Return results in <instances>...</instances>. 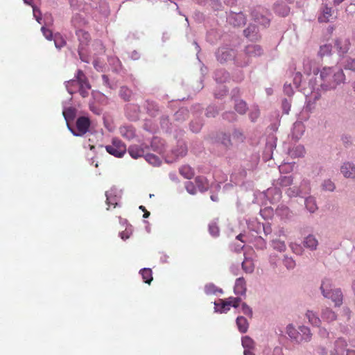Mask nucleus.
I'll list each match as a JSON object with an SVG mask.
<instances>
[{
    "label": "nucleus",
    "instance_id": "1",
    "mask_svg": "<svg viewBox=\"0 0 355 355\" xmlns=\"http://www.w3.org/2000/svg\"><path fill=\"white\" fill-rule=\"evenodd\" d=\"M318 72L316 84L323 91L334 89L345 80L343 69L336 66L324 67Z\"/></svg>",
    "mask_w": 355,
    "mask_h": 355
},
{
    "label": "nucleus",
    "instance_id": "2",
    "mask_svg": "<svg viewBox=\"0 0 355 355\" xmlns=\"http://www.w3.org/2000/svg\"><path fill=\"white\" fill-rule=\"evenodd\" d=\"M320 290L323 296L331 299L336 306H340L343 304V295L341 290L339 288L333 289L330 279H325L322 281Z\"/></svg>",
    "mask_w": 355,
    "mask_h": 355
},
{
    "label": "nucleus",
    "instance_id": "3",
    "mask_svg": "<svg viewBox=\"0 0 355 355\" xmlns=\"http://www.w3.org/2000/svg\"><path fill=\"white\" fill-rule=\"evenodd\" d=\"M91 125V121L88 117L80 116L78 118L76 126V130H74L67 123L68 128L74 136L80 137L87 132Z\"/></svg>",
    "mask_w": 355,
    "mask_h": 355
},
{
    "label": "nucleus",
    "instance_id": "4",
    "mask_svg": "<svg viewBox=\"0 0 355 355\" xmlns=\"http://www.w3.org/2000/svg\"><path fill=\"white\" fill-rule=\"evenodd\" d=\"M105 149L108 153L116 157H122L127 150L125 144L117 139H114L110 145L105 146Z\"/></svg>",
    "mask_w": 355,
    "mask_h": 355
},
{
    "label": "nucleus",
    "instance_id": "5",
    "mask_svg": "<svg viewBox=\"0 0 355 355\" xmlns=\"http://www.w3.org/2000/svg\"><path fill=\"white\" fill-rule=\"evenodd\" d=\"M76 78H78L80 82L78 92H79L80 94L83 98L88 96L89 91L91 89V85L87 76L82 70L79 69L76 74Z\"/></svg>",
    "mask_w": 355,
    "mask_h": 355
},
{
    "label": "nucleus",
    "instance_id": "6",
    "mask_svg": "<svg viewBox=\"0 0 355 355\" xmlns=\"http://www.w3.org/2000/svg\"><path fill=\"white\" fill-rule=\"evenodd\" d=\"M347 342L345 339L338 338L334 345V348L330 352V355H345Z\"/></svg>",
    "mask_w": 355,
    "mask_h": 355
},
{
    "label": "nucleus",
    "instance_id": "7",
    "mask_svg": "<svg viewBox=\"0 0 355 355\" xmlns=\"http://www.w3.org/2000/svg\"><path fill=\"white\" fill-rule=\"evenodd\" d=\"M227 21L234 26H241L246 21L245 17L242 12H232L227 17Z\"/></svg>",
    "mask_w": 355,
    "mask_h": 355
},
{
    "label": "nucleus",
    "instance_id": "8",
    "mask_svg": "<svg viewBox=\"0 0 355 355\" xmlns=\"http://www.w3.org/2000/svg\"><path fill=\"white\" fill-rule=\"evenodd\" d=\"M147 146L144 144H133L129 146L128 151L133 159H138L144 155Z\"/></svg>",
    "mask_w": 355,
    "mask_h": 355
},
{
    "label": "nucleus",
    "instance_id": "9",
    "mask_svg": "<svg viewBox=\"0 0 355 355\" xmlns=\"http://www.w3.org/2000/svg\"><path fill=\"white\" fill-rule=\"evenodd\" d=\"M340 172L346 178H355V165L351 162H345L340 167Z\"/></svg>",
    "mask_w": 355,
    "mask_h": 355
},
{
    "label": "nucleus",
    "instance_id": "10",
    "mask_svg": "<svg viewBox=\"0 0 355 355\" xmlns=\"http://www.w3.org/2000/svg\"><path fill=\"white\" fill-rule=\"evenodd\" d=\"M245 53L249 58L260 56L263 53L261 47L258 44H249L245 49Z\"/></svg>",
    "mask_w": 355,
    "mask_h": 355
},
{
    "label": "nucleus",
    "instance_id": "11",
    "mask_svg": "<svg viewBox=\"0 0 355 355\" xmlns=\"http://www.w3.org/2000/svg\"><path fill=\"white\" fill-rule=\"evenodd\" d=\"M242 345L244 348L243 354H254V350L255 348L254 341L249 336H245L242 338Z\"/></svg>",
    "mask_w": 355,
    "mask_h": 355
},
{
    "label": "nucleus",
    "instance_id": "12",
    "mask_svg": "<svg viewBox=\"0 0 355 355\" xmlns=\"http://www.w3.org/2000/svg\"><path fill=\"white\" fill-rule=\"evenodd\" d=\"M245 36L250 40H257L260 38L258 33V28L255 25H250L245 30H244Z\"/></svg>",
    "mask_w": 355,
    "mask_h": 355
},
{
    "label": "nucleus",
    "instance_id": "13",
    "mask_svg": "<svg viewBox=\"0 0 355 355\" xmlns=\"http://www.w3.org/2000/svg\"><path fill=\"white\" fill-rule=\"evenodd\" d=\"M335 45H336L337 49L338 50V52L340 54H344V53H346L349 51V46H350V42L348 39L340 38L336 41Z\"/></svg>",
    "mask_w": 355,
    "mask_h": 355
},
{
    "label": "nucleus",
    "instance_id": "14",
    "mask_svg": "<svg viewBox=\"0 0 355 355\" xmlns=\"http://www.w3.org/2000/svg\"><path fill=\"white\" fill-rule=\"evenodd\" d=\"M235 294L243 295L246 292V284L245 281L243 278L240 277L236 280L235 286L234 288Z\"/></svg>",
    "mask_w": 355,
    "mask_h": 355
},
{
    "label": "nucleus",
    "instance_id": "15",
    "mask_svg": "<svg viewBox=\"0 0 355 355\" xmlns=\"http://www.w3.org/2000/svg\"><path fill=\"white\" fill-rule=\"evenodd\" d=\"M79 79L75 77V79L68 80L65 83L66 88L68 92L73 94L78 92L79 86Z\"/></svg>",
    "mask_w": 355,
    "mask_h": 355
},
{
    "label": "nucleus",
    "instance_id": "16",
    "mask_svg": "<svg viewBox=\"0 0 355 355\" xmlns=\"http://www.w3.org/2000/svg\"><path fill=\"white\" fill-rule=\"evenodd\" d=\"M336 313L329 308H325L322 311V318L328 322L336 320Z\"/></svg>",
    "mask_w": 355,
    "mask_h": 355
},
{
    "label": "nucleus",
    "instance_id": "17",
    "mask_svg": "<svg viewBox=\"0 0 355 355\" xmlns=\"http://www.w3.org/2000/svg\"><path fill=\"white\" fill-rule=\"evenodd\" d=\"M318 244V240L313 235H309L304 239V245L311 250H315Z\"/></svg>",
    "mask_w": 355,
    "mask_h": 355
},
{
    "label": "nucleus",
    "instance_id": "18",
    "mask_svg": "<svg viewBox=\"0 0 355 355\" xmlns=\"http://www.w3.org/2000/svg\"><path fill=\"white\" fill-rule=\"evenodd\" d=\"M305 154V149L304 146L299 145L293 147L289 150V155L292 157H302Z\"/></svg>",
    "mask_w": 355,
    "mask_h": 355
},
{
    "label": "nucleus",
    "instance_id": "19",
    "mask_svg": "<svg viewBox=\"0 0 355 355\" xmlns=\"http://www.w3.org/2000/svg\"><path fill=\"white\" fill-rule=\"evenodd\" d=\"M332 9L327 6H324L322 10V13L318 17V21L320 22H328L330 17L332 16Z\"/></svg>",
    "mask_w": 355,
    "mask_h": 355
},
{
    "label": "nucleus",
    "instance_id": "20",
    "mask_svg": "<svg viewBox=\"0 0 355 355\" xmlns=\"http://www.w3.org/2000/svg\"><path fill=\"white\" fill-rule=\"evenodd\" d=\"M300 331L302 334L301 338H300V342L302 340L305 342H309L311 340L312 337V334L311 333V330L309 327L305 326H302L300 327Z\"/></svg>",
    "mask_w": 355,
    "mask_h": 355
},
{
    "label": "nucleus",
    "instance_id": "21",
    "mask_svg": "<svg viewBox=\"0 0 355 355\" xmlns=\"http://www.w3.org/2000/svg\"><path fill=\"white\" fill-rule=\"evenodd\" d=\"M286 333L288 336L295 340L297 343H300V333L295 329V328L292 324H288L286 327Z\"/></svg>",
    "mask_w": 355,
    "mask_h": 355
},
{
    "label": "nucleus",
    "instance_id": "22",
    "mask_svg": "<svg viewBox=\"0 0 355 355\" xmlns=\"http://www.w3.org/2000/svg\"><path fill=\"white\" fill-rule=\"evenodd\" d=\"M179 171L180 173L187 179H191L194 175L193 170L188 165L182 166Z\"/></svg>",
    "mask_w": 355,
    "mask_h": 355
},
{
    "label": "nucleus",
    "instance_id": "23",
    "mask_svg": "<svg viewBox=\"0 0 355 355\" xmlns=\"http://www.w3.org/2000/svg\"><path fill=\"white\" fill-rule=\"evenodd\" d=\"M306 316L308 318L309 322L311 324L316 326V327L320 326V324L321 323V320L316 315V314L315 313H313L312 311H307V312L306 313Z\"/></svg>",
    "mask_w": 355,
    "mask_h": 355
},
{
    "label": "nucleus",
    "instance_id": "24",
    "mask_svg": "<svg viewBox=\"0 0 355 355\" xmlns=\"http://www.w3.org/2000/svg\"><path fill=\"white\" fill-rule=\"evenodd\" d=\"M140 274L144 282L150 284L153 280V272L150 268H143L140 270Z\"/></svg>",
    "mask_w": 355,
    "mask_h": 355
},
{
    "label": "nucleus",
    "instance_id": "25",
    "mask_svg": "<svg viewBox=\"0 0 355 355\" xmlns=\"http://www.w3.org/2000/svg\"><path fill=\"white\" fill-rule=\"evenodd\" d=\"M236 324L241 333H245L248 329V323L245 318L239 316L236 319Z\"/></svg>",
    "mask_w": 355,
    "mask_h": 355
},
{
    "label": "nucleus",
    "instance_id": "26",
    "mask_svg": "<svg viewBox=\"0 0 355 355\" xmlns=\"http://www.w3.org/2000/svg\"><path fill=\"white\" fill-rule=\"evenodd\" d=\"M314 65V62L310 59H304L303 61V72L309 76L312 71L315 73V71H313V66Z\"/></svg>",
    "mask_w": 355,
    "mask_h": 355
},
{
    "label": "nucleus",
    "instance_id": "27",
    "mask_svg": "<svg viewBox=\"0 0 355 355\" xmlns=\"http://www.w3.org/2000/svg\"><path fill=\"white\" fill-rule=\"evenodd\" d=\"M196 182L201 191H207L209 188V184L205 178L198 176L196 178Z\"/></svg>",
    "mask_w": 355,
    "mask_h": 355
},
{
    "label": "nucleus",
    "instance_id": "28",
    "mask_svg": "<svg viewBox=\"0 0 355 355\" xmlns=\"http://www.w3.org/2000/svg\"><path fill=\"white\" fill-rule=\"evenodd\" d=\"M242 268L247 273H251L254 271V266L250 259L245 258L242 262Z\"/></svg>",
    "mask_w": 355,
    "mask_h": 355
},
{
    "label": "nucleus",
    "instance_id": "29",
    "mask_svg": "<svg viewBox=\"0 0 355 355\" xmlns=\"http://www.w3.org/2000/svg\"><path fill=\"white\" fill-rule=\"evenodd\" d=\"M305 205L306 209L311 213H313L317 210L318 207L315 203V200L312 197H309L305 200Z\"/></svg>",
    "mask_w": 355,
    "mask_h": 355
},
{
    "label": "nucleus",
    "instance_id": "30",
    "mask_svg": "<svg viewBox=\"0 0 355 355\" xmlns=\"http://www.w3.org/2000/svg\"><path fill=\"white\" fill-rule=\"evenodd\" d=\"M120 132L121 134V135L128 139H132L134 137H135V132L134 130L129 128V127H122L120 128Z\"/></svg>",
    "mask_w": 355,
    "mask_h": 355
},
{
    "label": "nucleus",
    "instance_id": "31",
    "mask_svg": "<svg viewBox=\"0 0 355 355\" xmlns=\"http://www.w3.org/2000/svg\"><path fill=\"white\" fill-rule=\"evenodd\" d=\"M107 203L115 207L118 205L119 198L112 193V191L106 192Z\"/></svg>",
    "mask_w": 355,
    "mask_h": 355
},
{
    "label": "nucleus",
    "instance_id": "32",
    "mask_svg": "<svg viewBox=\"0 0 355 355\" xmlns=\"http://www.w3.org/2000/svg\"><path fill=\"white\" fill-rule=\"evenodd\" d=\"M120 96L125 101H129L132 96V91L127 87H121L119 91Z\"/></svg>",
    "mask_w": 355,
    "mask_h": 355
},
{
    "label": "nucleus",
    "instance_id": "33",
    "mask_svg": "<svg viewBox=\"0 0 355 355\" xmlns=\"http://www.w3.org/2000/svg\"><path fill=\"white\" fill-rule=\"evenodd\" d=\"M332 46L331 44H324L320 47L318 55L322 58L331 54Z\"/></svg>",
    "mask_w": 355,
    "mask_h": 355
},
{
    "label": "nucleus",
    "instance_id": "34",
    "mask_svg": "<svg viewBox=\"0 0 355 355\" xmlns=\"http://www.w3.org/2000/svg\"><path fill=\"white\" fill-rule=\"evenodd\" d=\"M76 35H78L79 40L83 44H87V42L90 40V35L87 32H85L83 30H78L76 31Z\"/></svg>",
    "mask_w": 355,
    "mask_h": 355
},
{
    "label": "nucleus",
    "instance_id": "35",
    "mask_svg": "<svg viewBox=\"0 0 355 355\" xmlns=\"http://www.w3.org/2000/svg\"><path fill=\"white\" fill-rule=\"evenodd\" d=\"M235 110L239 113V114H244L245 113L247 110V105L245 102L243 101L239 100L237 101L235 104Z\"/></svg>",
    "mask_w": 355,
    "mask_h": 355
},
{
    "label": "nucleus",
    "instance_id": "36",
    "mask_svg": "<svg viewBox=\"0 0 355 355\" xmlns=\"http://www.w3.org/2000/svg\"><path fill=\"white\" fill-rule=\"evenodd\" d=\"M272 247L274 249L277 250L279 252L284 251L286 249V245L284 242L279 240H273Z\"/></svg>",
    "mask_w": 355,
    "mask_h": 355
},
{
    "label": "nucleus",
    "instance_id": "37",
    "mask_svg": "<svg viewBox=\"0 0 355 355\" xmlns=\"http://www.w3.org/2000/svg\"><path fill=\"white\" fill-rule=\"evenodd\" d=\"M63 116L67 121L73 120L75 117V112L72 108H68L63 111Z\"/></svg>",
    "mask_w": 355,
    "mask_h": 355
},
{
    "label": "nucleus",
    "instance_id": "38",
    "mask_svg": "<svg viewBox=\"0 0 355 355\" xmlns=\"http://www.w3.org/2000/svg\"><path fill=\"white\" fill-rule=\"evenodd\" d=\"M293 180L291 176H284L279 179V184L282 187H288L293 183Z\"/></svg>",
    "mask_w": 355,
    "mask_h": 355
},
{
    "label": "nucleus",
    "instance_id": "39",
    "mask_svg": "<svg viewBox=\"0 0 355 355\" xmlns=\"http://www.w3.org/2000/svg\"><path fill=\"white\" fill-rule=\"evenodd\" d=\"M322 188L324 190L333 191L336 187L334 183L330 180H325L322 184Z\"/></svg>",
    "mask_w": 355,
    "mask_h": 355
},
{
    "label": "nucleus",
    "instance_id": "40",
    "mask_svg": "<svg viewBox=\"0 0 355 355\" xmlns=\"http://www.w3.org/2000/svg\"><path fill=\"white\" fill-rule=\"evenodd\" d=\"M209 233L214 236H217L219 235V228L215 223L209 224Z\"/></svg>",
    "mask_w": 355,
    "mask_h": 355
},
{
    "label": "nucleus",
    "instance_id": "41",
    "mask_svg": "<svg viewBox=\"0 0 355 355\" xmlns=\"http://www.w3.org/2000/svg\"><path fill=\"white\" fill-rule=\"evenodd\" d=\"M219 139L221 141V143L224 144L225 146H229L232 145L230 137L225 133H222L219 137Z\"/></svg>",
    "mask_w": 355,
    "mask_h": 355
},
{
    "label": "nucleus",
    "instance_id": "42",
    "mask_svg": "<svg viewBox=\"0 0 355 355\" xmlns=\"http://www.w3.org/2000/svg\"><path fill=\"white\" fill-rule=\"evenodd\" d=\"M345 69L355 71V60L347 58L345 63Z\"/></svg>",
    "mask_w": 355,
    "mask_h": 355
},
{
    "label": "nucleus",
    "instance_id": "43",
    "mask_svg": "<svg viewBox=\"0 0 355 355\" xmlns=\"http://www.w3.org/2000/svg\"><path fill=\"white\" fill-rule=\"evenodd\" d=\"M254 16L255 21L264 26H268L270 23V20L263 15H261L260 17L255 15H254Z\"/></svg>",
    "mask_w": 355,
    "mask_h": 355
},
{
    "label": "nucleus",
    "instance_id": "44",
    "mask_svg": "<svg viewBox=\"0 0 355 355\" xmlns=\"http://www.w3.org/2000/svg\"><path fill=\"white\" fill-rule=\"evenodd\" d=\"M275 11L282 15H286L288 13V8L285 5H277Z\"/></svg>",
    "mask_w": 355,
    "mask_h": 355
},
{
    "label": "nucleus",
    "instance_id": "45",
    "mask_svg": "<svg viewBox=\"0 0 355 355\" xmlns=\"http://www.w3.org/2000/svg\"><path fill=\"white\" fill-rule=\"evenodd\" d=\"M232 138L238 142H241L244 139V136L241 131L236 130L232 133Z\"/></svg>",
    "mask_w": 355,
    "mask_h": 355
},
{
    "label": "nucleus",
    "instance_id": "46",
    "mask_svg": "<svg viewBox=\"0 0 355 355\" xmlns=\"http://www.w3.org/2000/svg\"><path fill=\"white\" fill-rule=\"evenodd\" d=\"M283 261L284 266L288 269L293 268L295 266V261L291 257H285Z\"/></svg>",
    "mask_w": 355,
    "mask_h": 355
},
{
    "label": "nucleus",
    "instance_id": "47",
    "mask_svg": "<svg viewBox=\"0 0 355 355\" xmlns=\"http://www.w3.org/2000/svg\"><path fill=\"white\" fill-rule=\"evenodd\" d=\"M216 306H220V308H225L226 305L230 306H232V300L230 297H228L225 300H219V303H215Z\"/></svg>",
    "mask_w": 355,
    "mask_h": 355
},
{
    "label": "nucleus",
    "instance_id": "48",
    "mask_svg": "<svg viewBox=\"0 0 355 355\" xmlns=\"http://www.w3.org/2000/svg\"><path fill=\"white\" fill-rule=\"evenodd\" d=\"M33 15L38 23H41L42 13L40 10L35 6H32Z\"/></svg>",
    "mask_w": 355,
    "mask_h": 355
},
{
    "label": "nucleus",
    "instance_id": "49",
    "mask_svg": "<svg viewBox=\"0 0 355 355\" xmlns=\"http://www.w3.org/2000/svg\"><path fill=\"white\" fill-rule=\"evenodd\" d=\"M42 30V32L44 35V36L48 40H52V37H53V34H52V31L45 27H42L41 28Z\"/></svg>",
    "mask_w": 355,
    "mask_h": 355
},
{
    "label": "nucleus",
    "instance_id": "50",
    "mask_svg": "<svg viewBox=\"0 0 355 355\" xmlns=\"http://www.w3.org/2000/svg\"><path fill=\"white\" fill-rule=\"evenodd\" d=\"M146 160L148 161L150 163L155 164V165L158 164L159 162L157 157H156L155 155H152V154L147 155Z\"/></svg>",
    "mask_w": 355,
    "mask_h": 355
},
{
    "label": "nucleus",
    "instance_id": "51",
    "mask_svg": "<svg viewBox=\"0 0 355 355\" xmlns=\"http://www.w3.org/2000/svg\"><path fill=\"white\" fill-rule=\"evenodd\" d=\"M187 191L191 194L196 193V188L193 182H187L185 184Z\"/></svg>",
    "mask_w": 355,
    "mask_h": 355
},
{
    "label": "nucleus",
    "instance_id": "52",
    "mask_svg": "<svg viewBox=\"0 0 355 355\" xmlns=\"http://www.w3.org/2000/svg\"><path fill=\"white\" fill-rule=\"evenodd\" d=\"M242 311L244 314L252 317V311L246 304L243 303L242 304Z\"/></svg>",
    "mask_w": 355,
    "mask_h": 355
},
{
    "label": "nucleus",
    "instance_id": "53",
    "mask_svg": "<svg viewBox=\"0 0 355 355\" xmlns=\"http://www.w3.org/2000/svg\"><path fill=\"white\" fill-rule=\"evenodd\" d=\"M180 151L178 153H176V155L178 157H184L186 155L187 153V147L184 146V145H181L180 146Z\"/></svg>",
    "mask_w": 355,
    "mask_h": 355
},
{
    "label": "nucleus",
    "instance_id": "54",
    "mask_svg": "<svg viewBox=\"0 0 355 355\" xmlns=\"http://www.w3.org/2000/svg\"><path fill=\"white\" fill-rule=\"evenodd\" d=\"M230 300H232V306L234 308H237L239 306L241 301L240 297H230Z\"/></svg>",
    "mask_w": 355,
    "mask_h": 355
},
{
    "label": "nucleus",
    "instance_id": "55",
    "mask_svg": "<svg viewBox=\"0 0 355 355\" xmlns=\"http://www.w3.org/2000/svg\"><path fill=\"white\" fill-rule=\"evenodd\" d=\"M224 118L230 121H232L235 119V114L233 112L225 113L224 115Z\"/></svg>",
    "mask_w": 355,
    "mask_h": 355
},
{
    "label": "nucleus",
    "instance_id": "56",
    "mask_svg": "<svg viewBox=\"0 0 355 355\" xmlns=\"http://www.w3.org/2000/svg\"><path fill=\"white\" fill-rule=\"evenodd\" d=\"M286 193L289 196H296L299 195L298 191L295 192L294 189H293V188L288 189Z\"/></svg>",
    "mask_w": 355,
    "mask_h": 355
},
{
    "label": "nucleus",
    "instance_id": "57",
    "mask_svg": "<svg viewBox=\"0 0 355 355\" xmlns=\"http://www.w3.org/2000/svg\"><path fill=\"white\" fill-rule=\"evenodd\" d=\"M282 106H283V108L285 111V113L286 114H288V110H289V104L287 101V100H284L282 103Z\"/></svg>",
    "mask_w": 355,
    "mask_h": 355
},
{
    "label": "nucleus",
    "instance_id": "58",
    "mask_svg": "<svg viewBox=\"0 0 355 355\" xmlns=\"http://www.w3.org/2000/svg\"><path fill=\"white\" fill-rule=\"evenodd\" d=\"M284 92L288 95H291L293 93L292 87H291V86L290 85H284Z\"/></svg>",
    "mask_w": 355,
    "mask_h": 355
},
{
    "label": "nucleus",
    "instance_id": "59",
    "mask_svg": "<svg viewBox=\"0 0 355 355\" xmlns=\"http://www.w3.org/2000/svg\"><path fill=\"white\" fill-rule=\"evenodd\" d=\"M350 139H351L350 137H347V136H344L342 137V140L346 146L352 144Z\"/></svg>",
    "mask_w": 355,
    "mask_h": 355
},
{
    "label": "nucleus",
    "instance_id": "60",
    "mask_svg": "<svg viewBox=\"0 0 355 355\" xmlns=\"http://www.w3.org/2000/svg\"><path fill=\"white\" fill-rule=\"evenodd\" d=\"M273 355H284L281 347H275L273 351Z\"/></svg>",
    "mask_w": 355,
    "mask_h": 355
},
{
    "label": "nucleus",
    "instance_id": "61",
    "mask_svg": "<svg viewBox=\"0 0 355 355\" xmlns=\"http://www.w3.org/2000/svg\"><path fill=\"white\" fill-rule=\"evenodd\" d=\"M355 8V4H352L351 3L350 5H349L347 8H346V12H350V13H352L354 12V9Z\"/></svg>",
    "mask_w": 355,
    "mask_h": 355
},
{
    "label": "nucleus",
    "instance_id": "62",
    "mask_svg": "<svg viewBox=\"0 0 355 355\" xmlns=\"http://www.w3.org/2000/svg\"><path fill=\"white\" fill-rule=\"evenodd\" d=\"M64 44H65V42L63 40H61L60 42H59V43H58V40H55V45L58 48H60L62 46H64Z\"/></svg>",
    "mask_w": 355,
    "mask_h": 355
},
{
    "label": "nucleus",
    "instance_id": "63",
    "mask_svg": "<svg viewBox=\"0 0 355 355\" xmlns=\"http://www.w3.org/2000/svg\"><path fill=\"white\" fill-rule=\"evenodd\" d=\"M102 79H103V83H105V85H106L107 86H110L109 78H108L107 76L103 75L102 76Z\"/></svg>",
    "mask_w": 355,
    "mask_h": 355
},
{
    "label": "nucleus",
    "instance_id": "64",
    "mask_svg": "<svg viewBox=\"0 0 355 355\" xmlns=\"http://www.w3.org/2000/svg\"><path fill=\"white\" fill-rule=\"evenodd\" d=\"M320 334L322 336H328L329 333L325 329H320Z\"/></svg>",
    "mask_w": 355,
    "mask_h": 355
}]
</instances>
